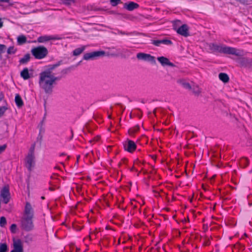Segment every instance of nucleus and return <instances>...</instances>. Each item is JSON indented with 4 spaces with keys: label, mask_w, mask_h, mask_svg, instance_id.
<instances>
[{
    "label": "nucleus",
    "mask_w": 252,
    "mask_h": 252,
    "mask_svg": "<svg viewBox=\"0 0 252 252\" xmlns=\"http://www.w3.org/2000/svg\"><path fill=\"white\" fill-rule=\"evenodd\" d=\"M31 53L35 59H42L47 56L48 51L46 47L39 46L32 48Z\"/></svg>",
    "instance_id": "4"
},
{
    "label": "nucleus",
    "mask_w": 252,
    "mask_h": 252,
    "mask_svg": "<svg viewBox=\"0 0 252 252\" xmlns=\"http://www.w3.org/2000/svg\"><path fill=\"white\" fill-rule=\"evenodd\" d=\"M10 0H0V2H7V3H9L10 2Z\"/></svg>",
    "instance_id": "46"
},
{
    "label": "nucleus",
    "mask_w": 252,
    "mask_h": 252,
    "mask_svg": "<svg viewBox=\"0 0 252 252\" xmlns=\"http://www.w3.org/2000/svg\"><path fill=\"white\" fill-rule=\"evenodd\" d=\"M15 103L18 107L21 108L23 106V105H24L23 101L20 95L19 94H17L16 95L15 98Z\"/></svg>",
    "instance_id": "20"
},
{
    "label": "nucleus",
    "mask_w": 252,
    "mask_h": 252,
    "mask_svg": "<svg viewBox=\"0 0 252 252\" xmlns=\"http://www.w3.org/2000/svg\"><path fill=\"white\" fill-rule=\"evenodd\" d=\"M105 54V52L103 51H97L87 53L84 55L83 59L85 60H94L97 57L103 56Z\"/></svg>",
    "instance_id": "6"
},
{
    "label": "nucleus",
    "mask_w": 252,
    "mask_h": 252,
    "mask_svg": "<svg viewBox=\"0 0 252 252\" xmlns=\"http://www.w3.org/2000/svg\"><path fill=\"white\" fill-rule=\"evenodd\" d=\"M25 214L26 217L33 218V211L31 204L29 202H27L25 208Z\"/></svg>",
    "instance_id": "16"
},
{
    "label": "nucleus",
    "mask_w": 252,
    "mask_h": 252,
    "mask_svg": "<svg viewBox=\"0 0 252 252\" xmlns=\"http://www.w3.org/2000/svg\"><path fill=\"white\" fill-rule=\"evenodd\" d=\"M50 40V38L48 36H40L37 39V41L40 43H42Z\"/></svg>",
    "instance_id": "28"
},
{
    "label": "nucleus",
    "mask_w": 252,
    "mask_h": 252,
    "mask_svg": "<svg viewBox=\"0 0 252 252\" xmlns=\"http://www.w3.org/2000/svg\"><path fill=\"white\" fill-rule=\"evenodd\" d=\"M182 24V22L180 20H177L173 21V29L174 30H176L179 27H180Z\"/></svg>",
    "instance_id": "26"
},
{
    "label": "nucleus",
    "mask_w": 252,
    "mask_h": 252,
    "mask_svg": "<svg viewBox=\"0 0 252 252\" xmlns=\"http://www.w3.org/2000/svg\"><path fill=\"white\" fill-rule=\"evenodd\" d=\"M7 147V145L6 144H4L0 146V154L3 153Z\"/></svg>",
    "instance_id": "42"
},
{
    "label": "nucleus",
    "mask_w": 252,
    "mask_h": 252,
    "mask_svg": "<svg viewBox=\"0 0 252 252\" xmlns=\"http://www.w3.org/2000/svg\"><path fill=\"white\" fill-rule=\"evenodd\" d=\"M189 28L188 26L186 24H183L179 27L175 31L178 34L185 37H187L189 35Z\"/></svg>",
    "instance_id": "13"
},
{
    "label": "nucleus",
    "mask_w": 252,
    "mask_h": 252,
    "mask_svg": "<svg viewBox=\"0 0 252 252\" xmlns=\"http://www.w3.org/2000/svg\"><path fill=\"white\" fill-rule=\"evenodd\" d=\"M244 235H245L246 237H247V234H246V233H245V234H244Z\"/></svg>",
    "instance_id": "54"
},
{
    "label": "nucleus",
    "mask_w": 252,
    "mask_h": 252,
    "mask_svg": "<svg viewBox=\"0 0 252 252\" xmlns=\"http://www.w3.org/2000/svg\"><path fill=\"white\" fill-rule=\"evenodd\" d=\"M219 77L220 79L225 83L229 81V77L228 75L225 73H220L219 75Z\"/></svg>",
    "instance_id": "21"
},
{
    "label": "nucleus",
    "mask_w": 252,
    "mask_h": 252,
    "mask_svg": "<svg viewBox=\"0 0 252 252\" xmlns=\"http://www.w3.org/2000/svg\"><path fill=\"white\" fill-rule=\"evenodd\" d=\"M105 54V52L103 51H97L87 53L84 55L83 59L85 60H94L97 57L103 56Z\"/></svg>",
    "instance_id": "7"
},
{
    "label": "nucleus",
    "mask_w": 252,
    "mask_h": 252,
    "mask_svg": "<svg viewBox=\"0 0 252 252\" xmlns=\"http://www.w3.org/2000/svg\"><path fill=\"white\" fill-rule=\"evenodd\" d=\"M160 40L161 43L165 45H172L173 43L171 40L168 39H163Z\"/></svg>",
    "instance_id": "32"
},
{
    "label": "nucleus",
    "mask_w": 252,
    "mask_h": 252,
    "mask_svg": "<svg viewBox=\"0 0 252 252\" xmlns=\"http://www.w3.org/2000/svg\"><path fill=\"white\" fill-rule=\"evenodd\" d=\"M61 78V76L56 77L53 74L39 84L46 94H51L53 92L54 85L56 84V81L60 80Z\"/></svg>",
    "instance_id": "2"
},
{
    "label": "nucleus",
    "mask_w": 252,
    "mask_h": 252,
    "mask_svg": "<svg viewBox=\"0 0 252 252\" xmlns=\"http://www.w3.org/2000/svg\"><path fill=\"white\" fill-rule=\"evenodd\" d=\"M212 49L220 53L233 55L238 57H241L244 55V52L243 50L230 47L221 46L215 44H212Z\"/></svg>",
    "instance_id": "1"
},
{
    "label": "nucleus",
    "mask_w": 252,
    "mask_h": 252,
    "mask_svg": "<svg viewBox=\"0 0 252 252\" xmlns=\"http://www.w3.org/2000/svg\"><path fill=\"white\" fill-rule=\"evenodd\" d=\"M154 113L155 114L156 113V110H154Z\"/></svg>",
    "instance_id": "55"
},
{
    "label": "nucleus",
    "mask_w": 252,
    "mask_h": 252,
    "mask_svg": "<svg viewBox=\"0 0 252 252\" xmlns=\"http://www.w3.org/2000/svg\"><path fill=\"white\" fill-rule=\"evenodd\" d=\"M191 89L192 90V93L195 95L198 96L201 93V89L197 85L193 86Z\"/></svg>",
    "instance_id": "22"
},
{
    "label": "nucleus",
    "mask_w": 252,
    "mask_h": 252,
    "mask_svg": "<svg viewBox=\"0 0 252 252\" xmlns=\"http://www.w3.org/2000/svg\"><path fill=\"white\" fill-rule=\"evenodd\" d=\"M32 219V218H31V217H24L21 220V227L22 229L27 231H30L33 229L34 225Z\"/></svg>",
    "instance_id": "5"
},
{
    "label": "nucleus",
    "mask_w": 252,
    "mask_h": 252,
    "mask_svg": "<svg viewBox=\"0 0 252 252\" xmlns=\"http://www.w3.org/2000/svg\"><path fill=\"white\" fill-rule=\"evenodd\" d=\"M210 244V241H209V240H206L204 243H203V245L204 246H208Z\"/></svg>",
    "instance_id": "43"
},
{
    "label": "nucleus",
    "mask_w": 252,
    "mask_h": 252,
    "mask_svg": "<svg viewBox=\"0 0 252 252\" xmlns=\"http://www.w3.org/2000/svg\"><path fill=\"white\" fill-rule=\"evenodd\" d=\"M17 49L14 48V46H10L7 49V54L11 55V54H14L16 52Z\"/></svg>",
    "instance_id": "29"
},
{
    "label": "nucleus",
    "mask_w": 252,
    "mask_h": 252,
    "mask_svg": "<svg viewBox=\"0 0 252 252\" xmlns=\"http://www.w3.org/2000/svg\"><path fill=\"white\" fill-rule=\"evenodd\" d=\"M7 109V107L4 106L0 107V118L4 115Z\"/></svg>",
    "instance_id": "37"
},
{
    "label": "nucleus",
    "mask_w": 252,
    "mask_h": 252,
    "mask_svg": "<svg viewBox=\"0 0 252 252\" xmlns=\"http://www.w3.org/2000/svg\"><path fill=\"white\" fill-rule=\"evenodd\" d=\"M63 155H64V154L63 153H62V154H61L60 156H63Z\"/></svg>",
    "instance_id": "52"
},
{
    "label": "nucleus",
    "mask_w": 252,
    "mask_h": 252,
    "mask_svg": "<svg viewBox=\"0 0 252 252\" xmlns=\"http://www.w3.org/2000/svg\"><path fill=\"white\" fill-rule=\"evenodd\" d=\"M71 137L70 138V140L71 139L73 138V133L72 130H71Z\"/></svg>",
    "instance_id": "49"
},
{
    "label": "nucleus",
    "mask_w": 252,
    "mask_h": 252,
    "mask_svg": "<svg viewBox=\"0 0 252 252\" xmlns=\"http://www.w3.org/2000/svg\"><path fill=\"white\" fill-rule=\"evenodd\" d=\"M17 42L19 45H22L27 42V38L25 35H20L17 38Z\"/></svg>",
    "instance_id": "23"
},
{
    "label": "nucleus",
    "mask_w": 252,
    "mask_h": 252,
    "mask_svg": "<svg viewBox=\"0 0 252 252\" xmlns=\"http://www.w3.org/2000/svg\"><path fill=\"white\" fill-rule=\"evenodd\" d=\"M62 64V61H60L55 64H50L47 66L46 69L39 74V84L53 75L54 74L52 73L53 70Z\"/></svg>",
    "instance_id": "3"
},
{
    "label": "nucleus",
    "mask_w": 252,
    "mask_h": 252,
    "mask_svg": "<svg viewBox=\"0 0 252 252\" xmlns=\"http://www.w3.org/2000/svg\"><path fill=\"white\" fill-rule=\"evenodd\" d=\"M31 55L29 53L26 54L23 58H21L19 60V63L20 64H25L27 63L30 60Z\"/></svg>",
    "instance_id": "18"
},
{
    "label": "nucleus",
    "mask_w": 252,
    "mask_h": 252,
    "mask_svg": "<svg viewBox=\"0 0 252 252\" xmlns=\"http://www.w3.org/2000/svg\"><path fill=\"white\" fill-rule=\"evenodd\" d=\"M0 197L5 204H7L9 202L10 199V193L8 185H5L2 188L0 191Z\"/></svg>",
    "instance_id": "8"
},
{
    "label": "nucleus",
    "mask_w": 252,
    "mask_h": 252,
    "mask_svg": "<svg viewBox=\"0 0 252 252\" xmlns=\"http://www.w3.org/2000/svg\"><path fill=\"white\" fill-rule=\"evenodd\" d=\"M7 250V246L6 243L0 244V252H6Z\"/></svg>",
    "instance_id": "27"
},
{
    "label": "nucleus",
    "mask_w": 252,
    "mask_h": 252,
    "mask_svg": "<svg viewBox=\"0 0 252 252\" xmlns=\"http://www.w3.org/2000/svg\"><path fill=\"white\" fill-rule=\"evenodd\" d=\"M119 33H121V34H126V35H129V34H132V33H131H131H125L124 32H123L122 31H120V32H119Z\"/></svg>",
    "instance_id": "45"
},
{
    "label": "nucleus",
    "mask_w": 252,
    "mask_h": 252,
    "mask_svg": "<svg viewBox=\"0 0 252 252\" xmlns=\"http://www.w3.org/2000/svg\"><path fill=\"white\" fill-rule=\"evenodd\" d=\"M16 229H17V225L15 224H12L11 225L10 228L11 232L12 233H16Z\"/></svg>",
    "instance_id": "41"
},
{
    "label": "nucleus",
    "mask_w": 252,
    "mask_h": 252,
    "mask_svg": "<svg viewBox=\"0 0 252 252\" xmlns=\"http://www.w3.org/2000/svg\"><path fill=\"white\" fill-rule=\"evenodd\" d=\"M6 46L4 44H0V59H1V54L5 52Z\"/></svg>",
    "instance_id": "35"
},
{
    "label": "nucleus",
    "mask_w": 252,
    "mask_h": 252,
    "mask_svg": "<svg viewBox=\"0 0 252 252\" xmlns=\"http://www.w3.org/2000/svg\"><path fill=\"white\" fill-rule=\"evenodd\" d=\"M6 224V220L4 217H1L0 219V226L4 227Z\"/></svg>",
    "instance_id": "34"
},
{
    "label": "nucleus",
    "mask_w": 252,
    "mask_h": 252,
    "mask_svg": "<svg viewBox=\"0 0 252 252\" xmlns=\"http://www.w3.org/2000/svg\"><path fill=\"white\" fill-rule=\"evenodd\" d=\"M41 199H45L44 196H42V197H41Z\"/></svg>",
    "instance_id": "50"
},
{
    "label": "nucleus",
    "mask_w": 252,
    "mask_h": 252,
    "mask_svg": "<svg viewBox=\"0 0 252 252\" xmlns=\"http://www.w3.org/2000/svg\"><path fill=\"white\" fill-rule=\"evenodd\" d=\"M152 158H155V156H152Z\"/></svg>",
    "instance_id": "53"
},
{
    "label": "nucleus",
    "mask_w": 252,
    "mask_h": 252,
    "mask_svg": "<svg viewBox=\"0 0 252 252\" xmlns=\"http://www.w3.org/2000/svg\"><path fill=\"white\" fill-rule=\"evenodd\" d=\"M136 57L138 60L147 61L151 62L153 63H156L155 58L150 54L144 53H139L137 54Z\"/></svg>",
    "instance_id": "11"
},
{
    "label": "nucleus",
    "mask_w": 252,
    "mask_h": 252,
    "mask_svg": "<svg viewBox=\"0 0 252 252\" xmlns=\"http://www.w3.org/2000/svg\"><path fill=\"white\" fill-rule=\"evenodd\" d=\"M237 62L240 64L241 66L245 67H252V59L245 57H240L237 59Z\"/></svg>",
    "instance_id": "12"
},
{
    "label": "nucleus",
    "mask_w": 252,
    "mask_h": 252,
    "mask_svg": "<svg viewBox=\"0 0 252 252\" xmlns=\"http://www.w3.org/2000/svg\"><path fill=\"white\" fill-rule=\"evenodd\" d=\"M119 3H123V2L121 0H110V4L113 6H116Z\"/></svg>",
    "instance_id": "33"
},
{
    "label": "nucleus",
    "mask_w": 252,
    "mask_h": 252,
    "mask_svg": "<svg viewBox=\"0 0 252 252\" xmlns=\"http://www.w3.org/2000/svg\"><path fill=\"white\" fill-rule=\"evenodd\" d=\"M124 149L129 152H133L136 149V145L135 142L132 140L127 139L124 143Z\"/></svg>",
    "instance_id": "10"
},
{
    "label": "nucleus",
    "mask_w": 252,
    "mask_h": 252,
    "mask_svg": "<svg viewBox=\"0 0 252 252\" xmlns=\"http://www.w3.org/2000/svg\"><path fill=\"white\" fill-rule=\"evenodd\" d=\"M35 143H34L31 146V148H30V149L29 150V153H28V155L34 156V149H35Z\"/></svg>",
    "instance_id": "30"
},
{
    "label": "nucleus",
    "mask_w": 252,
    "mask_h": 252,
    "mask_svg": "<svg viewBox=\"0 0 252 252\" xmlns=\"http://www.w3.org/2000/svg\"><path fill=\"white\" fill-rule=\"evenodd\" d=\"M157 60L163 66L168 65L171 67H174L175 66L174 64L170 62L169 59L166 57L163 56L159 57L157 58Z\"/></svg>",
    "instance_id": "15"
},
{
    "label": "nucleus",
    "mask_w": 252,
    "mask_h": 252,
    "mask_svg": "<svg viewBox=\"0 0 252 252\" xmlns=\"http://www.w3.org/2000/svg\"><path fill=\"white\" fill-rule=\"evenodd\" d=\"M139 129V127L138 126H135L132 128H130L128 130V133L129 134H132L134 133L137 132Z\"/></svg>",
    "instance_id": "31"
},
{
    "label": "nucleus",
    "mask_w": 252,
    "mask_h": 252,
    "mask_svg": "<svg viewBox=\"0 0 252 252\" xmlns=\"http://www.w3.org/2000/svg\"><path fill=\"white\" fill-rule=\"evenodd\" d=\"M49 189L51 190H53V189L52 188H50Z\"/></svg>",
    "instance_id": "51"
},
{
    "label": "nucleus",
    "mask_w": 252,
    "mask_h": 252,
    "mask_svg": "<svg viewBox=\"0 0 252 252\" xmlns=\"http://www.w3.org/2000/svg\"><path fill=\"white\" fill-rule=\"evenodd\" d=\"M85 49V46H83L81 48H76L73 51V55L75 56H78L84 51Z\"/></svg>",
    "instance_id": "24"
},
{
    "label": "nucleus",
    "mask_w": 252,
    "mask_h": 252,
    "mask_svg": "<svg viewBox=\"0 0 252 252\" xmlns=\"http://www.w3.org/2000/svg\"><path fill=\"white\" fill-rule=\"evenodd\" d=\"M237 1H239L241 3L245 5H248L250 4L252 2V0H236Z\"/></svg>",
    "instance_id": "38"
},
{
    "label": "nucleus",
    "mask_w": 252,
    "mask_h": 252,
    "mask_svg": "<svg viewBox=\"0 0 252 252\" xmlns=\"http://www.w3.org/2000/svg\"><path fill=\"white\" fill-rule=\"evenodd\" d=\"M73 68V66H70L68 68H64L61 71V73H62L63 75H65V74H67L70 71V70Z\"/></svg>",
    "instance_id": "39"
},
{
    "label": "nucleus",
    "mask_w": 252,
    "mask_h": 252,
    "mask_svg": "<svg viewBox=\"0 0 252 252\" xmlns=\"http://www.w3.org/2000/svg\"><path fill=\"white\" fill-rule=\"evenodd\" d=\"M63 3L66 5H70L72 3H74L75 0H62Z\"/></svg>",
    "instance_id": "36"
},
{
    "label": "nucleus",
    "mask_w": 252,
    "mask_h": 252,
    "mask_svg": "<svg viewBox=\"0 0 252 252\" xmlns=\"http://www.w3.org/2000/svg\"><path fill=\"white\" fill-rule=\"evenodd\" d=\"M139 7V5L133 1H127L123 3V8L129 11H133Z\"/></svg>",
    "instance_id": "14"
},
{
    "label": "nucleus",
    "mask_w": 252,
    "mask_h": 252,
    "mask_svg": "<svg viewBox=\"0 0 252 252\" xmlns=\"http://www.w3.org/2000/svg\"><path fill=\"white\" fill-rule=\"evenodd\" d=\"M3 26V22L1 21V19L0 18V29Z\"/></svg>",
    "instance_id": "48"
},
{
    "label": "nucleus",
    "mask_w": 252,
    "mask_h": 252,
    "mask_svg": "<svg viewBox=\"0 0 252 252\" xmlns=\"http://www.w3.org/2000/svg\"><path fill=\"white\" fill-rule=\"evenodd\" d=\"M152 43L155 45L156 46H159L160 44H161L160 40H152Z\"/></svg>",
    "instance_id": "40"
},
{
    "label": "nucleus",
    "mask_w": 252,
    "mask_h": 252,
    "mask_svg": "<svg viewBox=\"0 0 252 252\" xmlns=\"http://www.w3.org/2000/svg\"><path fill=\"white\" fill-rule=\"evenodd\" d=\"M14 249L10 252H24L23 246L20 240L14 243Z\"/></svg>",
    "instance_id": "17"
},
{
    "label": "nucleus",
    "mask_w": 252,
    "mask_h": 252,
    "mask_svg": "<svg viewBox=\"0 0 252 252\" xmlns=\"http://www.w3.org/2000/svg\"><path fill=\"white\" fill-rule=\"evenodd\" d=\"M180 82L185 88L189 89V90H191L192 87L189 83L187 82L184 80H181Z\"/></svg>",
    "instance_id": "25"
},
{
    "label": "nucleus",
    "mask_w": 252,
    "mask_h": 252,
    "mask_svg": "<svg viewBox=\"0 0 252 252\" xmlns=\"http://www.w3.org/2000/svg\"><path fill=\"white\" fill-rule=\"evenodd\" d=\"M45 116H46V114H45L44 117H43L42 121L40 123V129L41 128L42 126L43 125L44 121V120L45 119Z\"/></svg>",
    "instance_id": "44"
},
{
    "label": "nucleus",
    "mask_w": 252,
    "mask_h": 252,
    "mask_svg": "<svg viewBox=\"0 0 252 252\" xmlns=\"http://www.w3.org/2000/svg\"><path fill=\"white\" fill-rule=\"evenodd\" d=\"M25 165L28 170L31 171L35 165V156L28 155L25 158Z\"/></svg>",
    "instance_id": "9"
},
{
    "label": "nucleus",
    "mask_w": 252,
    "mask_h": 252,
    "mask_svg": "<svg viewBox=\"0 0 252 252\" xmlns=\"http://www.w3.org/2000/svg\"><path fill=\"white\" fill-rule=\"evenodd\" d=\"M242 160H244V161H245L246 162V165H247L248 164V159L246 158H244L243 159H242Z\"/></svg>",
    "instance_id": "47"
},
{
    "label": "nucleus",
    "mask_w": 252,
    "mask_h": 252,
    "mask_svg": "<svg viewBox=\"0 0 252 252\" xmlns=\"http://www.w3.org/2000/svg\"><path fill=\"white\" fill-rule=\"evenodd\" d=\"M20 75L24 80H27L30 78L28 68H25L20 73Z\"/></svg>",
    "instance_id": "19"
}]
</instances>
